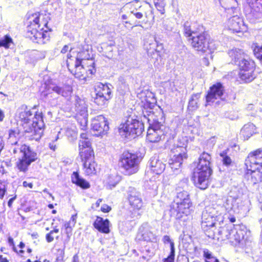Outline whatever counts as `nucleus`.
Returning a JSON list of instances; mask_svg holds the SVG:
<instances>
[{"label": "nucleus", "instance_id": "nucleus-1", "mask_svg": "<svg viewBox=\"0 0 262 262\" xmlns=\"http://www.w3.org/2000/svg\"><path fill=\"white\" fill-rule=\"evenodd\" d=\"M18 113L24 132L30 134L28 136L30 139L39 140L45 126L42 113L33 112L26 105L18 108Z\"/></svg>", "mask_w": 262, "mask_h": 262}, {"label": "nucleus", "instance_id": "nucleus-2", "mask_svg": "<svg viewBox=\"0 0 262 262\" xmlns=\"http://www.w3.org/2000/svg\"><path fill=\"white\" fill-rule=\"evenodd\" d=\"M188 180L184 179L178 184L176 188V202L170 205V215L177 220H180L184 215H188L190 212L192 203L188 192L186 190Z\"/></svg>", "mask_w": 262, "mask_h": 262}, {"label": "nucleus", "instance_id": "nucleus-3", "mask_svg": "<svg viewBox=\"0 0 262 262\" xmlns=\"http://www.w3.org/2000/svg\"><path fill=\"white\" fill-rule=\"evenodd\" d=\"M247 171L244 178L250 184L262 182V149H257L249 154L245 161Z\"/></svg>", "mask_w": 262, "mask_h": 262}, {"label": "nucleus", "instance_id": "nucleus-4", "mask_svg": "<svg viewBox=\"0 0 262 262\" xmlns=\"http://www.w3.org/2000/svg\"><path fill=\"white\" fill-rule=\"evenodd\" d=\"M211 155L203 152L200 156L196 167L193 169V179L195 186L200 189H206L212 173L210 167Z\"/></svg>", "mask_w": 262, "mask_h": 262}, {"label": "nucleus", "instance_id": "nucleus-5", "mask_svg": "<svg viewBox=\"0 0 262 262\" xmlns=\"http://www.w3.org/2000/svg\"><path fill=\"white\" fill-rule=\"evenodd\" d=\"M143 119L147 120L149 127L146 138L150 142L155 143L164 140L169 128L159 122L150 107L149 110L143 111Z\"/></svg>", "mask_w": 262, "mask_h": 262}, {"label": "nucleus", "instance_id": "nucleus-6", "mask_svg": "<svg viewBox=\"0 0 262 262\" xmlns=\"http://www.w3.org/2000/svg\"><path fill=\"white\" fill-rule=\"evenodd\" d=\"M10 151L14 155L21 154L22 156L19 158L16 162L17 168L23 172H26L30 164L37 159V154L33 151L31 148L26 144L11 145Z\"/></svg>", "mask_w": 262, "mask_h": 262}, {"label": "nucleus", "instance_id": "nucleus-7", "mask_svg": "<svg viewBox=\"0 0 262 262\" xmlns=\"http://www.w3.org/2000/svg\"><path fill=\"white\" fill-rule=\"evenodd\" d=\"M220 204L206 206L202 212V227L204 230L213 228L216 222H223V211Z\"/></svg>", "mask_w": 262, "mask_h": 262}, {"label": "nucleus", "instance_id": "nucleus-8", "mask_svg": "<svg viewBox=\"0 0 262 262\" xmlns=\"http://www.w3.org/2000/svg\"><path fill=\"white\" fill-rule=\"evenodd\" d=\"M192 47L196 51L207 54H211L216 48L214 41L210 39L209 34L206 32H198L189 39Z\"/></svg>", "mask_w": 262, "mask_h": 262}, {"label": "nucleus", "instance_id": "nucleus-9", "mask_svg": "<svg viewBox=\"0 0 262 262\" xmlns=\"http://www.w3.org/2000/svg\"><path fill=\"white\" fill-rule=\"evenodd\" d=\"M33 19L30 20V24L27 27V35L34 42L39 44H44L49 40V35L47 30L43 31V29L39 28V15L35 13L32 15Z\"/></svg>", "mask_w": 262, "mask_h": 262}, {"label": "nucleus", "instance_id": "nucleus-10", "mask_svg": "<svg viewBox=\"0 0 262 262\" xmlns=\"http://www.w3.org/2000/svg\"><path fill=\"white\" fill-rule=\"evenodd\" d=\"M143 130V123L130 116L119 128L120 134L125 138H135L136 136L141 135Z\"/></svg>", "mask_w": 262, "mask_h": 262}, {"label": "nucleus", "instance_id": "nucleus-11", "mask_svg": "<svg viewBox=\"0 0 262 262\" xmlns=\"http://www.w3.org/2000/svg\"><path fill=\"white\" fill-rule=\"evenodd\" d=\"M235 233L236 234L233 235L232 238L235 239V242L239 243L242 240L245 238L246 235V228L245 226L242 225H234L229 224L224 227H220L218 230V234L220 236L218 238L222 240L228 239L230 235V232Z\"/></svg>", "mask_w": 262, "mask_h": 262}, {"label": "nucleus", "instance_id": "nucleus-12", "mask_svg": "<svg viewBox=\"0 0 262 262\" xmlns=\"http://www.w3.org/2000/svg\"><path fill=\"white\" fill-rule=\"evenodd\" d=\"M139 163V159L136 154L124 151L120 158L119 166L125 174L131 175L138 171Z\"/></svg>", "mask_w": 262, "mask_h": 262}, {"label": "nucleus", "instance_id": "nucleus-13", "mask_svg": "<svg viewBox=\"0 0 262 262\" xmlns=\"http://www.w3.org/2000/svg\"><path fill=\"white\" fill-rule=\"evenodd\" d=\"M112 91L108 84L99 83L95 86L92 94L94 102L101 108L104 107L111 98Z\"/></svg>", "mask_w": 262, "mask_h": 262}, {"label": "nucleus", "instance_id": "nucleus-14", "mask_svg": "<svg viewBox=\"0 0 262 262\" xmlns=\"http://www.w3.org/2000/svg\"><path fill=\"white\" fill-rule=\"evenodd\" d=\"M171 151L174 155L169 160V165L173 171L179 170L184 161L187 159L186 148L183 146L174 145Z\"/></svg>", "mask_w": 262, "mask_h": 262}, {"label": "nucleus", "instance_id": "nucleus-15", "mask_svg": "<svg viewBox=\"0 0 262 262\" xmlns=\"http://www.w3.org/2000/svg\"><path fill=\"white\" fill-rule=\"evenodd\" d=\"M91 127L97 133V136L106 134L109 129L108 123L102 115L97 116L92 120Z\"/></svg>", "mask_w": 262, "mask_h": 262}, {"label": "nucleus", "instance_id": "nucleus-16", "mask_svg": "<svg viewBox=\"0 0 262 262\" xmlns=\"http://www.w3.org/2000/svg\"><path fill=\"white\" fill-rule=\"evenodd\" d=\"M224 92V88L221 83L213 84L210 88L208 94L206 96V102L210 105L213 103L215 100L220 98L224 100L222 98Z\"/></svg>", "mask_w": 262, "mask_h": 262}, {"label": "nucleus", "instance_id": "nucleus-17", "mask_svg": "<svg viewBox=\"0 0 262 262\" xmlns=\"http://www.w3.org/2000/svg\"><path fill=\"white\" fill-rule=\"evenodd\" d=\"M151 229V228L148 223H143L139 229L137 238L139 241L154 242L156 239V237Z\"/></svg>", "mask_w": 262, "mask_h": 262}, {"label": "nucleus", "instance_id": "nucleus-18", "mask_svg": "<svg viewBox=\"0 0 262 262\" xmlns=\"http://www.w3.org/2000/svg\"><path fill=\"white\" fill-rule=\"evenodd\" d=\"M155 43H149L150 47L147 49V54L148 56L152 58L158 60V58L161 57V53L163 52L164 46L162 43L160 42L156 37H154Z\"/></svg>", "mask_w": 262, "mask_h": 262}, {"label": "nucleus", "instance_id": "nucleus-19", "mask_svg": "<svg viewBox=\"0 0 262 262\" xmlns=\"http://www.w3.org/2000/svg\"><path fill=\"white\" fill-rule=\"evenodd\" d=\"M228 27L230 30L233 32H240L247 29L243 19L237 15L233 16L228 20Z\"/></svg>", "mask_w": 262, "mask_h": 262}, {"label": "nucleus", "instance_id": "nucleus-20", "mask_svg": "<svg viewBox=\"0 0 262 262\" xmlns=\"http://www.w3.org/2000/svg\"><path fill=\"white\" fill-rule=\"evenodd\" d=\"M50 89L65 98L70 96L73 92L72 87L69 84H52Z\"/></svg>", "mask_w": 262, "mask_h": 262}, {"label": "nucleus", "instance_id": "nucleus-21", "mask_svg": "<svg viewBox=\"0 0 262 262\" xmlns=\"http://www.w3.org/2000/svg\"><path fill=\"white\" fill-rule=\"evenodd\" d=\"M75 110L77 113L85 117L88 116V105L84 99L76 96L75 97Z\"/></svg>", "mask_w": 262, "mask_h": 262}, {"label": "nucleus", "instance_id": "nucleus-22", "mask_svg": "<svg viewBox=\"0 0 262 262\" xmlns=\"http://www.w3.org/2000/svg\"><path fill=\"white\" fill-rule=\"evenodd\" d=\"M83 53H84L81 52L78 54L75 64L74 75L75 77L80 79H83L85 78L84 75L86 71L83 66L81 65V60H83L82 54Z\"/></svg>", "mask_w": 262, "mask_h": 262}, {"label": "nucleus", "instance_id": "nucleus-23", "mask_svg": "<svg viewBox=\"0 0 262 262\" xmlns=\"http://www.w3.org/2000/svg\"><path fill=\"white\" fill-rule=\"evenodd\" d=\"M130 205L135 209L140 210L143 206V202L138 192L131 191L128 196Z\"/></svg>", "mask_w": 262, "mask_h": 262}, {"label": "nucleus", "instance_id": "nucleus-24", "mask_svg": "<svg viewBox=\"0 0 262 262\" xmlns=\"http://www.w3.org/2000/svg\"><path fill=\"white\" fill-rule=\"evenodd\" d=\"M151 170L157 174L161 173L165 169V165L156 156L152 157L149 160Z\"/></svg>", "mask_w": 262, "mask_h": 262}, {"label": "nucleus", "instance_id": "nucleus-25", "mask_svg": "<svg viewBox=\"0 0 262 262\" xmlns=\"http://www.w3.org/2000/svg\"><path fill=\"white\" fill-rule=\"evenodd\" d=\"M108 220H104L102 217L97 216L94 222L93 225L99 232L104 233H108L110 232Z\"/></svg>", "mask_w": 262, "mask_h": 262}, {"label": "nucleus", "instance_id": "nucleus-26", "mask_svg": "<svg viewBox=\"0 0 262 262\" xmlns=\"http://www.w3.org/2000/svg\"><path fill=\"white\" fill-rule=\"evenodd\" d=\"M228 55L231 58L230 62L236 65H237L238 63L240 62V60H242V59L246 56L244 52L242 50L237 48H234L229 50Z\"/></svg>", "mask_w": 262, "mask_h": 262}, {"label": "nucleus", "instance_id": "nucleus-27", "mask_svg": "<svg viewBox=\"0 0 262 262\" xmlns=\"http://www.w3.org/2000/svg\"><path fill=\"white\" fill-rule=\"evenodd\" d=\"M249 65L250 66V68H249L248 70H240L239 73L241 80L245 83L250 82L255 78V75L254 74V69H252V64Z\"/></svg>", "mask_w": 262, "mask_h": 262}, {"label": "nucleus", "instance_id": "nucleus-28", "mask_svg": "<svg viewBox=\"0 0 262 262\" xmlns=\"http://www.w3.org/2000/svg\"><path fill=\"white\" fill-rule=\"evenodd\" d=\"M72 182L82 189H86L90 187V183L81 177L77 172H74L71 177Z\"/></svg>", "mask_w": 262, "mask_h": 262}, {"label": "nucleus", "instance_id": "nucleus-29", "mask_svg": "<svg viewBox=\"0 0 262 262\" xmlns=\"http://www.w3.org/2000/svg\"><path fill=\"white\" fill-rule=\"evenodd\" d=\"M22 135L18 127H14L9 130V137L8 142L11 145L16 144L18 143Z\"/></svg>", "mask_w": 262, "mask_h": 262}, {"label": "nucleus", "instance_id": "nucleus-30", "mask_svg": "<svg viewBox=\"0 0 262 262\" xmlns=\"http://www.w3.org/2000/svg\"><path fill=\"white\" fill-rule=\"evenodd\" d=\"M256 127L251 123L245 124L241 130V134L245 139L248 140L254 134L256 133Z\"/></svg>", "mask_w": 262, "mask_h": 262}, {"label": "nucleus", "instance_id": "nucleus-31", "mask_svg": "<svg viewBox=\"0 0 262 262\" xmlns=\"http://www.w3.org/2000/svg\"><path fill=\"white\" fill-rule=\"evenodd\" d=\"M79 155L83 163L85 162H90V161L94 159V151L92 148H87L85 149L79 151Z\"/></svg>", "mask_w": 262, "mask_h": 262}, {"label": "nucleus", "instance_id": "nucleus-32", "mask_svg": "<svg viewBox=\"0 0 262 262\" xmlns=\"http://www.w3.org/2000/svg\"><path fill=\"white\" fill-rule=\"evenodd\" d=\"M252 64V69H254L255 68V63L254 62L250 59L247 56H246L242 59V60H240V62L238 63V66L239 67L240 70H248L249 68H250V66L249 64Z\"/></svg>", "mask_w": 262, "mask_h": 262}, {"label": "nucleus", "instance_id": "nucleus-33", "mask_svg": "<svg viewBox=\"0 0 262 262\" xmlns=\"http://www.w3.org/2000/svg\"><path fill=\"white\" fill-rule=\"evenodd\" d=\"M233 202L234 200L231 197L224 198L223 205H221V209H222L223 214L226 212H229L232 210Z\"/></svg>", "mask_w": 262, "mask_h": 262}, {"label": "nucleus", "instance_id": "nucleus-34", "mask_svg": "<svg viewBox=\"0 0 262 262\" xmlns=\"http://www.w3.org/2000/svg\"><path fill=\"white\" fill-rule=\"evenodd\" d=\"M83 167L85 169V172L88 175H90L96 172L95 166L96 165L94 160L90 162H85L83 164Z\"/></svg>", "mask_w": 262, "mask_h": 262}, {"label": "nucleus", "instance_id": "nucleus-35", "mask_svg": "<svg viewBox=\"0 0 262 262\" xmlns=\"http://www.w3.org/2000/svg\"><path fill=\"white\" fill-rule=\"evenodd\" d=\"M200 97V93L193 94L188 102V108L191 110H195L198 108V102Z\"/></svg>", "mask_w": 262, "mask_h": 262}, {"label": "nucleus", "instance_id": "nucleus-36", "mask_svg": "<svg viewBox=\"0 0 262 262\" xmlns=\"http://www.w3.org/2000/svg\"><path fill=\"white\" fill-rule=\"evenodd\" d=\"M251 8L256 12H262V0H247Z\"/></svg>", "mask_w": 262, "mask_h": 262}, {"label": "nucleus", "instance_id": "nucleus-37", "mask_svg": "<svg viewBox=\"0 0 262 262\" xmlns=\"http://www.w3.org/2000/svg\"><path fill=\"white\" fill-rule=\"evenodd\" d=\"M130 13L133 14L137 19H142L144 16H146L147 15L144 10V7L142 6H140L138 7V8H136L132 11Z\"/></svg>", "mask_w": 262, "mask_h": 262}, {"label": "nucleus", "instance_id": "nucleus-38", "mask_svg": "<svg viewBox=\"0 0 262 262\" xmlns=\"http://www.w3.org/2000/svg\"><path fill=\"white\" fill-rule=\"evenodd\" d=\"M184 33L186 37H192L193 35H195L198 32L192 30L191 28L190 23L186 21L183 25Z\"/></svg>", "mask_w": 262, "mask_h": 262}, {"label": "nucleus", "instance_id": "nucleus-39", "mask_svg": "<svg viewBox=\"0 0 262 262\" xmlns=\"http://www.w3.org/2000/svg\"><path fill=\"white\" fill-rule=\"evenodd\" d=\"M12 43V39L9 36L5 35L3 38L0 39V47H4L8 49Z\"/></svg>", "mask_w": 262, "mask_h": 262}, {"label": "nucleus", "instance_id": "nucleus-40", "mask_svg": "<svg viewBox=\"0 0 262 262\" xmlns=\"http://www.w3.org/2000/svg\"><path fill=\"white\" fill-rule=\"evenodd\" d=\"M220 4H223L224 2H227L228 4L226 6H224L226 9H232L236 7L237 5V1L236 0H220Z\"/></svg>", "mask_w": 262, "mask_h": 262}, {"label": "nucleus", "instance_id": "nucleus-41", "mask_svg": "<svg viewBox=\"0 0 262 262\" xmlns=\"http://www.w3.org/2000/svg\"><path fill=\"white\" fill-rule=\"evenodd\" d=\"M91 143L89 139L80 140L79 143V150H84L87 148H91Z\"/></svg>", "mask_w": 262, "mask_h": 262}, {"label": "nucleus", "instance_id": "nucleus-42", "mask_svg": "<svg viewBox=\"0 0 262 262\" xmlns=\"http://www.w3.org/2000/svg\"><path fill=\"white\" fill-rule=\"evenodd\" d=\"M220 156L222 158V161L224 165L229 166L231 164L232 160L230 157L227 155L226 151H222L220 154Z\"/></svg>", "mask_w": 262, "mask_h": 262}, {"label": "nucleus", "instance_id": "nucleus-43", "mask_svg": "<svg viewBox=\"0 0 262 262\" xmlns=\"http://www.w3.org/2000/svg\"><path fill=\"white\" fill-rule=\"evenodd\" d=\"M65 246L63 248L59 249L57 251L56 258L55 262H63L64 257Z\"/></svg>", "mask_w": 262, "mask_h": 262}, {"label": "nucleus", "instance_id": "nucleus-44", "mask_svg": "<svg viewBox=\"0 0 262 262\" xmlns=\"http://www.w3.org/2000/svg\"><path fill=\"white\" fill-rule=\"evenodd\" d=\"M253 53L255 57L259 59L262 63V46L258 48L256 47L253 50Z\"/></svg>", "mask_w": 262, "mask_h": 262}, {"label": "nucleus", "instance_id": "nucleus-45", "mask_svg": "<svg viewBox=\"0 0 262 262\" xmlns=\"http://www.w3.org/2000/svg\"><path fill=\"white\" fill-rule=\"evenodd\" d=\"M154 4L158 11L161 12L162 14L164 13V4L163 2H160L158 1H154Z\"/></svg>", "mask_w": 262, "mask_h": 262}, {"label": "nucleus", "instance_id": "nucleus-46", "mask_svg": "<svg viewBox=\"0 0 262 262\" xmlns=\"http://www.w3.org/2000/svg\"><path fill=\"white\" fill-rule=\"evenodd\" d=\"M6 191V183L0 180V199H3Z\"/></svg>", "mask_w": 262, "mask_h": 262}, {"label": "nucleus", "instance_id": "nucleus-47", "mask_svg": "<svg viewBox=\"0 0 262 262\" xmlns=\"http://www.w3.org/2000/svg\"><path fill=\"white\" fill-rule=\"evenodd\" d=\"M203 255L205 258V260H210L211 258H214V257L212 256V253L207 249H205L203 251Z\"/></svg>", "mask_w": 262, "mask_h": 262}, {"label": "nucleus", "instance_id": "nucleus-48", "mask_svg": "<svg viewBox=\"0 0 262 262\" xmlns=\"http://www.w3.org/2000/svg\"><path fill=\"white\" fill-rule=\"evenodd\" d=\"M170 247V253L169 255L168 256V258H171L172 259L174 258L175 256V249H174V243H171Z\"/></svg>", "mask_w": 262, "mask_h": 262}, {"label": "nucleus", "instance_id": "nucleus-49", "mask_svg": "<svg viewBox=\"0 0 262 262\" xmlns=\"http://www.w3.org/2000/svg\"><path fill=\"white\" fill-rule=\"evenodd\" d=\"M53 233L51 231H50L49 233L46 234V238L47 241L48 243H51L54 240V236H53Z\"/></svg>", "mask_w": 262, "mask_h": 262}, {"label": "nucleus", "instance_id": "nucleus-50", "mask_svg": "<svg viewBox=\"0 0 262 262\" xmlns=\"http://www.w3.org/2000/svg\"><path fill=\"white\" fill-rule=\"evenodd\" d=\"M111 210V207L106 204L103 205L101 207V210L104 213L108 212Z\"/></svg>", "mask_w": 262, "mask_h": 262}, {"label": "nucleus", "instance_id": "nucleus-51", "mask_svg": "<svg viewBox=\"0 0 262 262\" xmlns=\"http://www.w3.org/2000/svg\"><path fill=\"white\" fill-rule=\"evenodd\" d=\"M111 179H112V177H111L110 179V180L108 182V185L110 186H112L113 187H114L117 185V184L118 183V182L119 181V178L117 176H116L115 177L116 181L114 183H113L111 182Z\"/></svg>", "mask_w": 262, "mask_h": 262}, {"label": "nucleus", "instance_id": "nucleus-52", "mask_svg": "<svg viewBox=\"0 0 262 262\" xmlns=\"http://www.w3.org/2000/svg\"><path fill=\"white\" fill-rule=\"evenodd\" d=\"M72 50V48H70L68 45H65L61 50V53L62 54L66 53L68 51H71Z\"/></svg>", "mask_w": 262, "mask_h": 262}, {"label": "nucleus", "instance_id": "nucleus-53", "mask_svg": "<svg viewBox=\"0 0 262 262\" xmlns=\"http://www.w3.org/2000/svg\"><path fill=\"white\" fill-rule=\"evenodd\" d=\"M163 241L164 243H170V246L171 245V243H173L171 241L170 237L168 235H164L163 237Z\"/></svg>", "mask_w": 262, "mask_h": 262}, {"label": "nucleus", "instance_id": "nucleus-54", "mask_svg": "<svg viewBox=\"0 0 262 262\" xmlns=\"http://www.w3.org/2000/svg\"><path fill=\"white\" fill-rule=\"evenodd\" d=\"M58 137H57L56 139L52 143H49V147L51 149L55 150L56 149V145L54 144V141H57Z\"/></svg>", "mask_w": 262, "mask_h": 262}, {"label": "nucleus", "instance_id": "nucleus-55", "mask_svg": "<svg viewBox=\"0 0 262 262\" xmlns=\"http://www.w3.org/2000/svg\"><path fill=\"white\" fill-rule=\"evenodd\" d=\"M16 196L15 195V196L10 199L8 201V206H9V208H11L12 203L14 202V201L16 199Z\"/></svg>", "mask_w": 262, "mask_h": 262}, {"label": "nucleus", "instance_id": "nucleus-56", "mask_svg": "<svg viewBox=\"0 0 262 262\" xmlns=\"http://www.w3.org/2000/svg\"><path fill=\"white\" fill-rule=\"evenodd\" d=\"M23 185L25 187H28L30 188H32L33 187V184L31 183H28L27 181H24Z\"/></svg>", "mask_w": 262, "mask_h": 262}, {"label": "nucleus", "instance_id": "nucleus-57", "mask_svg": "<svg viewBox=\"0 0 262 262\" xmlns=\"http://www.w3.org/2000/svg\"><path fill=\"white\" fill-rule=\"evenodd\" d=\"M102 202V199H98L97 202H96V203L95 204H93L92 205V208H98L99 205H100V203Z\"/></svg>", "mask_w": 262, "mask_h": 262}, {"label": "nucleus", "instance_id": "nucleus-58", "mask_svg": "<svg viewBox=\"0 0 262 262\" xmlns=\"http://www.w3.org/2000/svg\"><path fill=\"white\" fill-rule=\"evenodd\" d=\"M86 140V139H89L88 138V135L86 133H81L80 135V140Z\"/></svg>", "mask_w": 262, "mask_h": 262}, {"label": "nucleus", "instance_id": "nucleus-59", "mask_svg": "<svg viewBox=\"0 0 262 262\" xmlns=\"http://www.w3.org/2000/svg\"><path fill=\"white\" fill-rule=\"evenodd\" d=\"M88 72L91 74H94L96 72V70L94 67H91L88 69Z\"/></svg>", "mask_w": 262, "mask_h": 262}, {"label": "nucleus", "instance_id": "nucleus-60", "mask_svg": "<svg viewBox=\"0 0 262 262\" xmlns=\"http://www.w3.org/2000/svg\"><path fill=\"white\" fill-rule=\"evenodd\" d=\"M5 117L3 111L0 109V121H3Z\"/></svg>", "mask_w": 262, "mask_h": 262}, {"label": "nucleus", "instance_id": "nucleus-61", "mask_svg": "<svg viewBox=\"0 0 262 262\" xmlns=\"http://www.w3.org/2000/svg\"><path fill=\"white\" fill-rule=\"evenodd\" d=\"M0 262H9L7 258L4 257L3 255H0Z\"/></svg>", "mask_w": 262, "mask_h": 262}, {"label": "nucleus", "instance_id": "nucleus-62", "mask_svg": "<svg viewBox=\"0 0 262 262\" xmlns=\"http://www.w3.org/2000/svg\"><path fill=\"white\" fill-rule=\"evenodd\" d=\"M72 262H79V257L77 254H75L73 257Z\"/></svg>", "mask_w": 262, "mask_h": 262}, {"label": "nucleus", "instance_id": "nucleus-63", "mask_svg": "<svg viewBox=\"0 0 262 262\" xmlns=\"http://www.w3.org/2000/svg\"><path fill=\"white\" fill-rule=\"evenodd\" d=\"M205 262H220V261L216 258H215L214 257V258H211V259L210 260H206Z\"/></svg>", "mask_w": 262, "mask_h": 262}, {"label": "nucleus", "instance_id": "nucleus-64", "mask_svg": "<svg viewBox=\"0 0 262 262\" xmlns=\"http://www.w3.org/2000/svg\"><path fill=\"white\" fill-rule=\"evenodd\" d=\"M164 262H174V259L167 257L164 259Z\"/></svg>", "mask_w": 262, "mask_h": 262}]
</instances>
